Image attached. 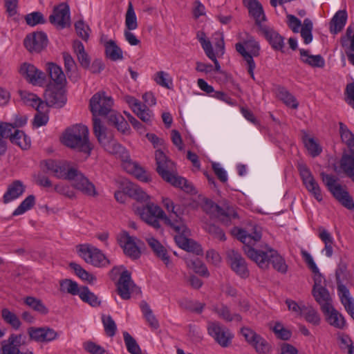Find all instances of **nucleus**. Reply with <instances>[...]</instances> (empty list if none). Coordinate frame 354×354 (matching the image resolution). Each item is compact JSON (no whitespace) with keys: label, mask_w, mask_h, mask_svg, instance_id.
<instances>
[{"label":"nucleus","mask_w":354,"mask_h":354,"mask_svg":"<svg viewBox=\"0 0 354 354\" xmlns=\"http://www.w3.org/2000/svg\"><path fill=\"white\" fill-rule=\"evenodd\" d=\"M232 234L243 243V250L247 257L255 262L260 268L266 270L271 263L276 270L282 274L286 273L288 266L277 251L272 249L267 244L261 246L257 244V241H260L262 236L261 227L254 226L251 233L243 229L234 227Z\"/></svg>","instance_id":"f257e3e1"},{"label":"nucleus","mask_w":354,"mask_h":354,"mask_svg":"<svg viewBox=\"0 0 354 354\" xmlns=\"http://www.w3.org/2000/svg\"><path fill=\"white\" fill-rule=\"evenodd\" d=\"M162 203L168 212V216L160 207L153 203H147L142 207H136V211L142 221L156 230H162L160 221L175 232L186 230V225L183 218V211L180 206L175 205L167 197L162 198Z\"/></svg>","instance_id":"f03ea898"},{"label":"nucleus","mask_w":354,"mask_h":354,"mask_svg":"<svg viewBox=\"0 0 354 354\" xmlns=\"http://www.w3.org/2000/svg\"><path fill=\"white\" fill-rule=\"evenodd\" d=\"M113 104V101L111 97L105 95L104 93H97L91 98L89 105L93 118L110 113L109 124L118 131L125 133L129 129V124L122 115L111 110Z\"/></svg>","instance_id":"7ed1b4c3"},{"label":"nucleus","mask_w":354,"mask_h":354,"mask_svg":"<svg viewBox=\"0 0 354 354\" xmlns=\"http://www.w3.org/2000/svg\"><path fill=\"white\" fill-rule=\"evenodd\" d=\"M156 171L166 182L179 187L187 193H192L194 187L187 179L174 174L175 164L169 160L163 151L157 149L155 152Z\"/></svg>","instance_id":"20e7f679"},{"label":"nucleus","mask_w":354,"mask_h":354,"mask_svg":"<svg viewBox=\"0 0 354 354\" xmlns=\"http://www.w3.org/2000/svg\"><path fill=\"white\" fill-rule=\"evenodd\" d=\"M62 142L71 149L84 152L88 156L92 150L88 139V129L82 124H76L66 129Z\"/></svg>","instance_id":"39448f33"},{"label":"nucleus","mask_w":354,"mask_h":354,"mask_svg":"<svg viewBox=\"0 0 354 354\" xmlns=\"http://www.w3.org/2000/svg\"><path fill=\"white\" fill-rule=\"evenodd\" d=\"M339 132L342 141L346 145L348 152L344 153L340 167L344 173L354 182V134L343 123H339Z\"/></svg>","instance_id":"423d86ee"},{"label":"nucleus","mask_w":354,"mask_h":354,"mask_svg":"<svg viewBox=\"0 0 354 354\" xmlns=\"http://www.w3.org/2000/svg\"><path fill=\"white\" fill-rule=\"evenodd\" d=\"M322 179L333 197L344 207L352 210L354 201L348 192L340 184L337 183V178L333 175L321 174Z\"/></svg>","instance_id":"0eeeda50"},{"label":"nucleus","mask_w":354,"mask_h":354,"mask_svg":"<svg viewBox=\"0 0 354 354\" xmlns=\"http://www.w3.org/2000/svg\"><path fill=\"white\" fill-rule=\"evenodd\" d=\"M235 48L247 62L248 72L250 77L254 80V70L256 65L253 59V56L257 57L259 55L260 46L259 42L257 41L253 37L248 35L243 43L239 42L236 44Z\"/></svg>","instance_id":"6e6552de"},{"label":"nucleus","mask_w":354,"mask_h":354,"mask_svg":"<svg viewBox=\"0 0 354 354\" xmlns=\"http://www.w3.org/2000/svg\"><path fill=\"white\" fill-rule=\"evenodd\" d=\"M93 132L99 143L109 153L117 154L122 147L113 138V134L102 124L100 118H93Z\"/></svg>","instance_id":"1a4fd4ad"},{"label":"nucleus","mask_w":354,"mask_h":354,"mask_svg":"<svg viewBox=\"0 0 354 354\" xmlns=\"http://www.w3.org/2000/svg\"><path fill=\"white\" fill-rule=\"evenodd\" d=\"M124 268L123 266H115L109 272V277L112 280H115L120 274V278L116 283L117 292L119 296L124 300L131 299V292L129 290V283L131 279V274L128 270H121Z\"/></svg>","instance_id":"9d476101"},{"label":"nucleus","mask_w":354,"mask_h":354,"mask_svg":"<svg viewBox=\"0 0 354 354\" xmlns=\"http://www.w3.org/2000/svg\"><path fill=\"white\" fill-rule=\"evenodd\" d=\"M79 247V254L86 263L98 267L109 264V261L98 248L91 245H80Z\"/></svg>","instance_id":"9b49d317"},{"label":"nucleus","mask_w":354,"mask_h":354,"mask_svg":"<svg viewBox=\"0 0 354 354\" xmlns=\"http://www.w3.org/2000/svg\"><path fill=\"white\" fill-rule=\"evenodd\" d=\"M207 330L210 336L222 347H228L232 342L233 335L230 330L223 326L218 322H209Z\"/></svg>","instance_id":"f8f14e48"},{"label":"nucleus","mask_w":354,"mask_h":354,"mask_svg":"<svg viewBox=\"0 0 354 354\" xmlns=\"http://www.w3.org/2000/svg\"><path fill=\"white\" fill-rule=\"evenodd\" d=\"M66 88L56 85H48L44 93V103L49 106L62 107L66 102Z\"/></svg>","instance_id":"ddd939ff"},{"label":"nucleus","mask_w":354,"mask_h":354,"mask_svg":"<svg viewBox=\"0 0 354 354\" xmlns=\"http://www.w3.org/2000/svg\"><path fill=\"white\" fill-rule=\"evenodd\" d=\"M26 336L23 334H11L3 341L0 354H33L32 351L21 352L20 348L26 344Z\"/></svg>","instance_id":"4468645a"},{"label":"nucleus","mask_w":354,"mask_h":354,"mask_svg":"<svg viewBox=\"0 0 354 354\" xmlns=\"http://www.w3.org/2000/svg\"><path fill=\"white\" fill-rule=\"evenodd\" d=\"M69 181L72 182V186L88 196H96L98 193L94 184L91 182L80 171L75 169Z\"/></svg>","instance_id":"2eb2a0df"},{"label":"nucleus","mask_w":354,"mask_h":354,"mask_svg":"<svg viewBox=\"0 0 354 354\" xmlns=\"http://www.w3.org/2000/svg\"><path fill=\"white\" fill-rule=\"evenodd\" d=\"M49 21L59 28L63 29L70 25V8L68 5L62 3L55 6L49 17Z\"/></svg>","instance_id":"dca6fc26"},{"label":"nucleus","mask_w":354,"mask_h":354,"mask_svg":"<svg viewBox=\"0 0 354 354\" xmlns=\"http://www.w3.org/2000/svg\"><path fill=\"white\" fill-rule=\"evenodd\" d=\"M227 260L232 270L242 278L249 276V270L244 258L237 251L227 252Z\"/></svg>","instance_id":"f3484780"},{"label":"nucleus","mask_w":354,"mask_h":354,"mask_svg":"<svg viewBox=\"0 0 354 354\" xmlns=\"http://www.w3.org/2000/svg\"><path fill=\"white\" fill-rule=\"evenodd\" d=\"M46 169L53 173L57 178L69 180L76 168L71 167L68 162H55L48 160L45 164Z\"/></svg>","instance_id":"a211bd4d"},{"label":"nucleus","mask_w":354,"mask_h":354,"mask_svg":"<svg viewBox=\"0 0 354 354\" xmlns=\"http://www.w3.org/2000/svg\"><path fill=\"white\" fill-rule=\"evenodd\" d=\"M24 46L30 53H40L48 45V38L44 32H33L26 36Z\"/></svg>","instance_id":"6ab92c4d"},{"label":"nucleus","mask_w":354,"mask_h":354,"mask_svg":"<svg viewBox=\"0 0 354 354\" xmlns=\"http://www.w3.org/2000/svg\"><path fill=\"white\" fill-rule=\"evenodd\" d=\"M186 230L183 232H176L178 235L175 236L176 244L182 249L195 253L196 255L202 254L203 250L201 246L192 239L187 238L189 234V230L186 226Z\"/></svg>","instance_id":"aec40b11"},{"label":"nucleus","mask_w":354,"mask_h":354,"mask_svg":"<svg viewBox=\"0 0 354 354\" xmlns=\"http://www.w3.org/2000/svg\"><path fill=\"white\" fill-rule=\"evenodd\" d=\"M28 333L30 339L37 342H51L57 337L56 331L48 327H30Z\"/></svg>","instance_id":"412c9836"},{"label":"nucleus","mask_w":354,"mask_h":354,"mask_svg":"<svg viewBox=\"0 0 354 354\" xmlns=\"http://www.w3.org/2000/svg\"><path fill=\"white\" fill-rule=\"evenodd\" d=\"M19 72L30 83L34 85H39L44 82L45 74L32 64H23L20 67Z\"/></svg>","instance_id":"4be33fe9"},{"label":"nucleus","mask_w":354,"mask_h":354,"mask_svg":"<svg viewBox=\"0 0 354 354\" xmlns=\"http://www.w3.org/2000/svg\"><path fill=\"white\" fill-rule=\"evenodd\" d=\"M212 209L218 219L225 225H230L233 219L239 217L234 208L227 205L220 206L214 204L212 205Z\"/></svg>","instance_id":"5701e85b"},{"label":"nucleus","mask_w":354,"mask_h":354,"mask_svg":"<svg viewBox=\"0 0 354 354\" xmlns=\"http://www.w3.org/2000/svg\"><path fill=\"white\" fill-rule=\"evenodd\" d=\"M259 31L265 37L273 49L283 52V49L285 46L284 38L278 32L267 26L261 27Z\"/></svg>","instance_id":"b1692460"},{"label":"nucleus","mask_w":354,"mask_h":354,"mask_svg":"<svg viewBox=\"0 0 354 354\" xmlns=\"http://www.w3.org/2000/svg\"><path fill=\"white\" fill-rule=\"evenodd\" d=\"M243 3L254 19L259 30H261V27H265L266 25L262 24V21H266V18L261 4L257 0H243Z\"/></svg>","instance_id":"393cba45"},{"label":"nucleus","mask_w":354,"mask_h":354,"mask_svg":"<svg viewBox=\"0 0 354 354\" xmlns=\"http://www.w3.org/2000/svg\"><path fill=\"white\" fill-rule=\"evenodd\" d=\"M312 294L315 301L320 306V309L322 313H328V309L333 306V299L328 292L325 288H320L317 289H313Z\"/></svg>","instance_id":"a878e982"},{"label":"nucleus","mask_w":354,"mask_h":354,"mask_svg":"<svg viewBox=\"0 0 354 354\" xmlns=\"http://www.w3.org/2000/svg\"><path fill=\"white\" fill-rule=\"evenodd\" d=\"M46 71L53 82V84L50 85L66 87L67 83L66 75L59 66L55 63L49 62L46 64Z\"/></svg>","instance_id":"bb28decb"},{"label":"nucleus","mask_w":354,"mask_h":354,"mask_svg":"<svg viewBox=\"0 0 354 354\" xmlns=\"http://www.w3.org/2000/svg\"><path fill=\"white\" fill-rule=\"evenodd\" d=\"M25 192V186L21 180H16L13 181L3 194V200L4 203H8L10 201L18 198Z\"/></svg>","instance_id":"cd10ccee"},{"label":"nucleus","mask_w":354,"mask_h":354,"mask_svg":"<svg viewBox=\"0 0 354 354\" xmlns=\"http://www.w3.org/2000/svg\"><path fill=\"white\" fill-rule=\"evenodd\" d=\"M335 278L339 292H348V288L343 282L348 280L349 272L347 269V265L343 261H340L335 270Z\"/></svg>","instance_id":"c85d7f7f"},{"label":"nucleus","mask_w":354,"mask_h":354,"mask_svg":"<svg viewBox=\"0 0 354 354\" xmlns=\"http://www.w3.org/2000/svg\"><path fill=\"white\" fill-rule=\"evenodd\" d=\"M347 21V13L344 10L337 11L330 21V31L336 35L341 32Z\"/></svg>","instance_id":"c756f323"},{"label":"nucleus","mask_w":354,"mask_h":354,"mask_svg":"<svg viewBox=\"0 0 354 354\" xmlns=\"http://www.w3.org/2000/svg\"><path fill=\"white\" fill-rule=\"evenodd\" d=\"M212 310L217 314L219 318L225 322H232L233 320L241 322L242 320V317L239 314L231 313L230 309L223 304L214 305Z\"/></svg>","instance_id":"7c9ffc66"},{"label":"nucleus","mask_w":354,"mask_h":354,"mask_svg":"<svg viewBox=\"0 0 354 354\" xmlns=\"http://www.w3.org/2000/svg\"><path fill=\"white\" fill-rule=\"evenodd\" d=\"M138 306L140 310L142 312L143 316L149 326L153 330L158 329L160 327L159 322L153 315V310L149 304L146 301L142 300L139 303Z\"/></svg>","instance_id":"2f4dec72"},{"label":"nucleus","mask_w":354,"mask_h":354,"mask_svg":"<svg viewBox=\"0 0 354 354\" xmlns=\"http://www.w3.org/2000/svg\"><path fill=\"white\" fill-rule=\"evenodd\" d=\"M117 241L123 249L124 253L129 257H133V236L126 230H122L117 235Z\"/></svg>","instance_id":"473e14b6"},{"label":"nucleus","mask_w":354,"mask_h":354,"mask_svg":"<svg viewBox=\"0 0 354 354\" xmlns=\"http://www.w3.org/2000/svg\"><path fill=\"white\" fill-rule=\"evenodd\" d=\"M326 321L335 328L342 329L346 325L344 317L334 307L328 309V313H323Z\"/></svg>","instance_id":"72a5a7b5"},{"label":"nucleus","mask_w":354,"mask_h":354,"mask_svg":"<svg viewBox=\"0 0 354 354\" xmlns=\"http://www.w3.org/2000/svg\"><path fill=\"white\" fill-rule=\"evenodd\" d=\"M8 138L12 144L19 146L22 149H27L30 146V139L23 131L15 129L14 133L10 131Z\"/></svg>","instance_id":"f704fd0d"},{"label":"nucleus","mask_w":354,"mask_h":354,"mask_svg":"<svg viewBox=\"0 0 354 354\" xmlns=\"http://www.w3.org/2000/svg\"><path fill=\"white\" fill-rule=\"evenodd\" d=\"M73 47L80 65L84 68H88L91 65V59L85 51L83 44L80 41L75 40Z\"/></svg>","instance_id":"c9c22d12"},{"label":"nucleus","mask_w":354,"mask_h":354,"mask_svg":"<svg viewBox=\"0 0 354 354\" xmlns=\"http://www.w3.org/2000/svg\"><path fill=\"white\" fill-rule=\"evenodd\" d=\"M20 95L26 105L30 106L36 110L38 109L39 110H41V109H46V104L37 95L26 91H21Z\"/></svg>","instance_id":"e433bc0d"},{"label":"nucleus","mask_w":354,"mask_h":354,"mask_svg":"<svg viewBox=\"0 0 354 354\" xmlns=\"http://www.w3.org/2000/svg\"><path fill=\"white\" fill-rule=\"evenodd\" d=\"M299 52L301 59L304 63L312 67L323 68L324 66L325 61L320 55H310L308 50L304 49H300Z\"/></svg>","instance_id":"4c0bfd02"},{"label":"nucleus","mask_w":354,"mask_h":354,"mask_svg":"<svg viewBox=\"0 0 354 354\" xmlns=\"http://www.w3.org/2000/svg\"><path fill=\"white\" fill-rule=\"evenodd\" d=\"M298 169L303 183L306 189L319 187L309 168L304 164H299Z\"/></svg>","instance_id":"58836bf2"},{"label":"nucleus","mask_w":354,"mask_h":354,"mask_svg":"<svg viewBox=\"0 0 354 354\" xmlns=\"http://www.w3.org/2000/svg\"><path fill=\"white\" fill-rule=\"evenodd\" d=\"M134 107L136 108V110L134 109V113L137 116L146 124H150L153 113L147 106L134 99Z\"/></svg>","instance_id":"ea45409f"},{"label":"nucleus","mask_w":354,"mask_h":354,"mask_svg":"<svg viewBox=\"0 0 354 354\" xmlns=\"http://www.w3.org/2000/svg\"><path fill=\"white\" fill-rule=\"evenodd\" d=\"M148 243L156 256L160 258L166 266H168L170 263V260L164 246L158 240L153 238L148 239Z\"/></svg>","instance_id":"a19ab883"},{"label":"nucleus","mask_w":354,"mask_h":354,"mask_svg":"<svg viewBox=\"0 0 354 354\" xmlns=\"http://www.w3.org/2000/svg\"><path fill=\"white\" fill-rule=\"evenodd\" d=\"M105 54L106 57L112 61H116L122 59V51L116 45L114 41L109 40L104 44Z\"/></svg>","instance_id":"79ce46f5"},{"label":"nucleus","mask_w":354,"mask_h":354,"mask_svg":"<svg viewBox=\"0 0 354 354\" xmlns=\"http://www.w3.org/2000/svg\"><path fill=\"white\" fill-rule=\"evenodd\" d=\"M277 97L283 102V103L292 109L298 107V102L296 98L284 87H278L277 90Z\"/></svg>","instance_id":"37998d69"},{"label":"nucleus","mask_w":354,"mask_h":354,"mask_svg":"<svg viewBox=\"0 0 354 354\" xmlns=\"http://www.w3.org/2000/svg\"><path fill=\"white\" fill-rule=\"evenodd\" d=\"M303 311L301 315L304 316L306 321L314 326H318L321 322L320 315L317 310L312 306L303 305Z\"/></svg>","instance_id":"c03bdc74"},{"label":"nucleus","mask_w":354,"mask_h":354,"mask_svg":"<svg viewBox=\"0 0 354 354\" xmlns=\"http://www.w3.org/2000/svg\"><path fill=\"white\" fill-rule=\"evenodd\" d=\"M185 262L187 266L192 269L196 274L203 277H209L207 268L198 258L186 259Z\"/></svg>","instance_id":"a18cd8bd"},{"label":"nucleus","mask_w":354,"mask_h":354,"mask_svg":"<svg viewBox=\"0 0 354 354\" xmlns=\"http://www.w3.org/2000/svg\"><path fill=\"white\" fill-rule=\"evenodd\" d=\"M79 297L84 302L88 304L93 307L100 305L101 302L98 297L93 292H91L87 286H81V292Z\"/></svg>","instance_id":"49530a36"},{"label":"nucleus","mask_w":354,"mask_h":354,"mask_svg":"<svg viewBox=\"0 0 354 354\" xmlns=\"http://www.w3.org/2000/svg\"><path fill=\"white\" fill-rule=\"evenodd\" d=\"M125 24V38L131 45H133V33L131 32V30L133 29V3L131 1L129 2V7L126 14Z\"/></svg>","instance_id":"de8ad7c7"},{"label":"nucleus","mask_w":354,"mask_h":354,"mask_svg":"<svg viewBox=\"0 0 354 354\" xmlns=\"http://www.w3.org/2000/svg\"><path fill=\"white\" fill-rule=\"evenodd\" d=\"M24 303L28 306L41 315H46L48 313V309L39 299L28 296L24 298Z\"/></svg>","instance_id":"09e8293b"},{"label":"nucleus","mask_w":354,"mask_h":354,"mask_svg":"<svg viewBox=\"0 0 354 354\" xmlns=\"http://www.w3.org/2000/svg\"><path fill=\"white\" fill-rule=\"evenodd\" d=\"M60 291L66 292L72 295H79L81 292V287L71 279H64L60 281Z\"/></svg>","instance_id":"8fccbe9b"},{"label":"nucleus","mask_w":354,"mask_h":354,"mask_svg":"<svg viewBox=\"0 0 354 354\" xmlns=\"http://www.w3.org/2000/svg\"><path fill=\"white\" fill-rule=\"evenodd\" d=\"M259 354H267L271 351V346L268 342L259 335L254 341L250 344Z\"/></svg>","instance_id":"3c124183"},{"label":"nucleus","mask_w":354,"mask_h":354,"mask_svg":"<svg viewBox=\"0 0 354 354\" xmlns=\"http://www.w3.org/2000/svg\"><path fill=\"white\" fill-rule=\"evenodd\" d=\"M313 25L312 21L306 18L304 20L302 26L301 28V36L304 39L306 44H310L313 40Z\"/></svg>","instance_id":"603ef678"},{"label":"nucleus","mask_w":354,"mask_h":354,"mask_svg":"<svg viewBox=\"0 0 354 354\" xmlns=\"http://www.w3.org/2000/svg\"><path fill=\"white\" fill-rule=\"evenodd\" d=\"M35 203V197L33 195L27 196L20 205L15 209L12 216H19L23 214L26 211L30 209Z\"/></svg>","instance_id":"864d4df0"},{"label":"nucleus","mask_w":354,"mask_h":354,"mask_svg":"<svg viewBox=\"0 0 354 354\" xmlns=\"http://www.w3.org/2000/svg\"><path fill=\"white\" fill-rule=\"evenodd\" d=\"M69 266L71 269H73L75 271V274L82 279L90 283L95 281V277L93 274H90L86 270H85L79 264L74 262H71L69 264Z\"/></svg>","instance_id":"5fc2aeb1"},{"label":"nucleus","mask_w":354,"mask_h":354,"mask_svg":"<svg viewBox=\"0 0 354 354\" xmlns=\"http://www.w3.org/2000/svg\"><path fill=\"white\" fill-rule=\"evenodd\" d=\"M3 319L14 328L18 329L21 326V322L18 317L8 308H3L1 310Z\"/></svg>","instance_id":"6e6d98bb"},{"label":"nucleus","mask_w":354,"mask_h":354,"mask_svg":"<svg viewBox=\"0 0 354 354\" xmlns=\"http://www.w3.org/2000/svg\"><path fill=\"white\" fill-rule=\"evenodd\" d=\"M102 322L107 336L113 337L117 330L115 322L110 315H102Z\"/></svg>","instance_id":"4d7b16f0"},{"label":"nucleus","mask_w":354,"mask_h":354,"mask_svg":"<svg viewBox=\"0 0 354 354\" xmlns=\"http://www.w3.org/2000/svg\"><path fill=\"white\" fill-rule=\"evenodd\" d=\"M134 178L142 183L151 181V174L137 162H134Z\"/></svg>","instance_id":"13d9d810"},{"label":"nucleus","mask_w":354,"mask_h":354,"mask_svg":"<svg viewBox=\"0 0 354 354\" xmlns=\"http://www.w3.org/2000/svg\"><path fill=\"white\" fill-rule=\"evenodd\" d=\"M304 143L309 153L313 157H316L321 153L322 151L321 147L313 138H308L307 136H305L304 138Z\"/></svg>","instance_id":"bf43d9fd"},{"label":"nucleus","mask_w":354,"mask_h":354,"mask_svg":"<svg viewBox=\"0 0 354 354\" xmlns=\"http://www.w3.org/2000/svg\"><path fill=\"white\" fill-rule=\"evenodd\" d=\"M37 113L35 115L32 124L35 127L38 128L44 126L48 121V108L39 109L36 110Z\"/></svg>","instance_id":"052dcab7"},{"label":"nucleus","mask_w":354,"mask_h":354,"mask_svg":"<svg viewBox=\"0 0 354 354\" xmlns=\"http://www.w3.org/2000/svg\"><path fill=\"white\" fill-rule=\"evenodd\" d=\"M340 300L347 313L354 319V301L349 297V290L347 293L339 292Z\"/></svg>","instance_id":"680f3d73"},{"label":"nucleus","mask_w":354,"mask_h":354,"mask_svg":"<svg viewBox=\"0 0 354 354\" xmlns=\"http://www.w3.org/2000/svg\"><path fill=\"white\" fill-rule=\"evenodd\" d=\"M205 230L214 239H216L222 241L226 240V236L223 230L214 224H207L205 227Z\"/></svg>","instance_id":"e2e57ef3"},{"label":"nucleus","mask_w":354,"mask_h":354,"mask_svg":"<svg viewBox=\"0 0 354 354\" xmlns=\"http://www.w3.org/2000/svg\"><path fill=\"white\" fill-rule=\"evenodd\" d=\"M25 20L26 24L30 26H35L37 24H43L46 22L44 15L40 12H33L26 15Z\"/></svg>","instance_id":"0e129e2a"},{"label":"nucleus","mask_w":354,"mask_h":354,"mask_svg":"<svg viewBox=\"0 0 354 354\" xmlns=\"http://www.w3.org/2000/svg\"><path fill=\"white\" fill-rule=\"evenodd\" d=\"M75 28L77 35L83 40L87 41L89 37L90 28L82 20H79L75 24Z\"/></svg>","instance_id":"69168bd1"},{"label":"nucleus","mask_w":354,"mask_h":354,"mask_svg":"<svg viewBox=\"0 0 354 354\" xmlns=\"http://www.w3.org/2000/svg\"><path fill=\"white\" fill-rule=\"evenodd\" d=\"M116 201L120 203H126L131 201L133 198V190L131 188L126 187L122 191H118L115 193Z\"/></svg>","instance_id":"338daca9"},{"label":"nucleus","mask_w":354,"mask_h":354,"mask_svg":"<svg viewBox=\"0 0 354 354\" xmlns=\"http://www.w3.org/2000/svg\"><path fill=\"white\" fill-rule=\"evenodd\" d=\"M85 351L91 354H104L105 349L93 342H86L83 344Z\"/></svg>","instance_id":"774afa93"}]
</instances>
